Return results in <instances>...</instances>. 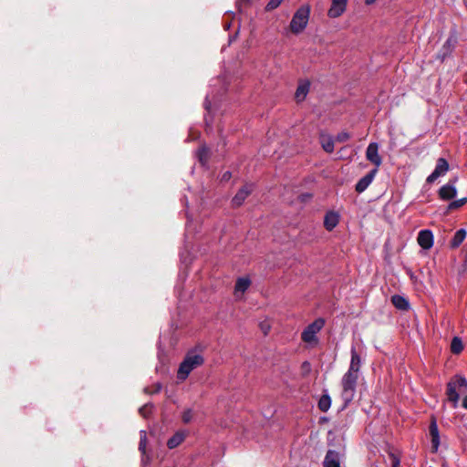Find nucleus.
Instances as JSON below:
<instances>
[{
    "mask_svg": "<svg viewBox=\"0 0 467 467\" xmlns=\"http://www.w3.org/2000/svg\"><path fill=\"white\" fill-rule=\"evenodd\" d=\"M204 358L202 355L196 354L194 351H189L182 362L180 364L177 378L180 380H185L190 373L196 368L202 366Z\"/></svg>",
    "mask_w": 467,
    "mask_h": 467,
    "instance_id": "nucleus-1",
    "label": "nucleus"
},
{
    "mask_svg": "<svg viewBox=\"0 0 467 467\" xmlns=\"http://www.w3.org/2000/svg\"><path fill=\"white\" fill-rule=\"evenodd\" d=\"M359 376L350 372H346L341 379V399L344 402V408L354 400Z\"/></svg>",
    "mask_w": 467,
    "mask_h": 467,
    "instance_id": "nucleus-2",
    "label": "nucleus"
},
{
    "mask_svg": "<svg viewBox=\"0 0 467 467\" xmlns=\"http://www.w3.org/2000/svg\"><path fill=\"white\" fill-rule=\"evenodd\" d=\"M310 10V5H304L296 11L289 24V29L293 34L298 35L306 29L309 21Z\"/></svg>",
    "mask_w": 467,
    "mask_h": 467,
    "instance_id": "nucleus-3",
    "label": "nucleus"
},
{
    "mask_svg": "<svg viewBox=\"0 0 467 467\" xmlns=\"http://www.w3.org/2000/svg\"><path fill=\"white\" fill-rule=\"evenodd\" d=\"M325 326V319L322 317L317 318L314 322L309 324L301 333V339L303 342L311 347L318 344L317 334Z\"/></svg>",
    "mask_w": 467,
    "mask_h": 467,
    "instance_id": "nucleus-4",
    "label": "nucleus"
},
{
    "mask_svg": "<svg viewBox=\"0 0 467 467\" xmlns=\"http://www.w3.org/2000/svg\"><path fill=\"white\" fill-rule=\"evenodd\" d=\"M450 169L449 162L444 158H439L434 171L427 177V183H433L438 178L444 176Z\"/></svg>",
    "mask_w": 467,
    "mask_h": 467,
    "instance_id": "nucleus-5",
    "label": "nucleus"
},
{
    "mask_svg": "<svg viewBox=\"0 0 467 467\" xmlns=\"http://www.w3.org/2000/svg\"><path fill=\"white\" fill-rule=\"evenodd\" d=\"M458 178L451 179L448 183L441 186L438 192L439 198L442 201H450L452 200L457 195V189L455 187V183L457 182Z\"/></svg>",
    "mask_w": 467,
    "mask_h": 467,
    "instance_id": "nucleus-6",
    "label": "nucleus"
},
{
    "mask_svg": "<svg viewBox=\"0 0 467 467\" xmlns=\"http://www.w3.org/2000/svg\"><path fill=\"white\" fill-rule=\"evenodd\" d=\"M366 158L373 163L377 169L381 165L382 159L379 154V144L377 142H371L368 144L366 150Z\"/></svg>",
    "mask_w": 467,
    "mask_h": 467,
    "instance_id": "nucleus-7",
    "label": "nucleus"
},
{
    "mask_svg": "<svg viewBox=\"0 0 467 467\" xmlns=\"http://www.w3.org/2000/svg\"><path fill=\"white\" fill-rule=\"evenodd\" d=\"M348 0H331V6L327 11V16L330 18L339 17L347 8Z\"/></svg>",
    "mask_w": 467,
    "mask_h": 467,
    "instance_id": "nucleus-8",
    "label": "nucleus"
},
{
    "mask_svg": "<svg viewBox=\"0 0 467 467\" xmlns=\"http://www.w3.org/2000/svg\"><path fill=\"white\" fill-rule=\"evenodd\" d=\"M419 245L423 249H430L433 245V234L430 230H421L417 238Z\"/></svg>",
    "mask_w": 467,
    "mask_h": 467,
    "instance_id": "nucleus-9",
    "label": "nucleus"
},
{
    "mask_svg": "<svg viewBox=\"0 0 467 467\" xmlns=\"http://www.w3.org/2000/svg\"><path fill=\"white\" fill-rule=\"evenodd\" d=\"M377 172L378 169L375 168L367 173L364 177H362L356 184V192L358 193L363 192L372 182Z\"/></svg>",
    "mask_w": 467,
    "mask_h": 467,
    "instance_id": "nucleus-10",
    "label": "nucleus"
},
{
    "mask_svg": "<svg viewBox=\"0 0 467 467\" xmlns=\"http://www.w3.org/2000/svg\"><path fill=\"white\" fill-rule=\"evenodd\" d=\"M253 187L252 185H244L243 186L237 193L234 195V197L232 200V203L234 207L241 206L244 200L249 196V194L252 192Z\"/></svg>",
    "mask_w": 467,
    "mask_h": 467,
    "instance_id": "nucleus-11",
    "label": "nucleus"
},
{
    "mask_svg": "<svg viewBox=\"0 0 467 467\" xmlns=\"http://www.w3.org/2000/svg\"><path fill=\"white\" fill-rule=\"evenodd\" d=\"M430 436L431 439V447L433 451H437L440 445V435L437 421L435 418L431 419L429 427Z\"/></svg>",
    "mask_w": 467,
    "mask_h": 467,
    "instance_id": "nucleus-12",
    "label": "nucleus"
},
{
    "mask_svg": "<svg viewBox=\"0 0 467 467\" xmlns=\"http://www.w3.org/2000/svg\"><path fill=\"white\" fill-rule=\"evenodd\" d=\"M361 368V358L357 352L355 348H351V359L348 372L357 374L359 376V370Z\"/></svg>",
    "mask_w": 467,
    "mask_h": 467,
    "instance_id": "nucleus-13",
    "label": "nucleus"
},
{
    "mask_svg": "<svg viewBox=\"0 0 467 467\" xmlns=\"http://www.w3.org/2000/svg\"><path fill=\"white\" fill-rule=\"evenodd\" d=\"M187 436V432L183 431H179L175 432L167 441V447L169 449H175L181 443H182Z\"/></svg>",
    "mask_w": 467,
    "mask_h": 467,
    "instance_id": "nucleus-14",
    "label": "nucleus"
},
{
    "mask_svg": "<svg viewBox=\"0 0 467 467\" xmlns=\"http://www.w3.org/2000/svg\"><path fill=\"white\" fill-rule=\"evenodd\" d=\"M339 217L335 212H328L324 218V226L327 231H332L338 223Z\"/></svg>",
    "mask_w": 467,
    "mask_h": 467,
    "instance_id": "nucleus-15",
    "label": "nucleus"
},
{
    "mask_svg": "<svg viewBox=\"0 0 467 467\" xmlns=\"http://www.w3.org/2000/svg\"><path fill=\"white\" fill-rule=\"evenodd\" d=\"M456 389H457L456 382H453V381L448 382L447 389H446V395H447L448 400L453 403L454 408H456V406L458 404L459 398H460Z\"/></svg>",
    "mask_w": 467,
    "mask_h": 467,
    "instance_id": "nucleus-16",
    "label": "nucleus"
},
{
    "mask_svg": "<svg viewBox=\"0 0 467 467\" xmlns=\"http://www.w3.org/2000/svg\"><path fill=\"white\" fill-rule=\"evenodd\" d=\"M309 88H310L309 81H304V82L299 83V85L296 90V94H295L296 100L297 102H302L303 100H305L306 95L309 92Z\"/></svg>",
    "mask_w": 467,
    "mask_h": 467,
    "instance_id": "nucleus-17",
    "label": "nucleus"
},
{
    "mask_svg": "<svg viewBox=\"0 0 467 467\" xmlns=\"http://www.w3.org/2000/svg\"><path fill=\"white\" fill-rule=\"evenodd\" d=\"M455 43H456V39L453 38L452 36H450L446 40V42L443 44L442 48H441L440 54L438 55V57L441 60H444V58L452 52Z\"/></svg>",
    "mask_w": 467,
    "mask_h": 467,
    "instance_id": "nucleus-18",
    "label": "nucleus"
},
{
    "mask_svg": "<svg viewBox=\"0 0 467 467\" xmlns=\"http://www.w3.org/2000/svg\"><path fill=\"white\" fill-rule=\"evenodd\" d=\"M391 303L393 306L400 310H408L410 308L409 301L402 296L394 295L391 296Z\"/></svg>",
    "mask_w": 467,
    "mask_h": 467,
    "instance_id": "nucleus-19",
    "label": "nucleus"
},
{
    "mask_svg": "<svg viewBox=\"0 0 467 467\" xmlns=\"http://www.w3.org/2000/svg\"><path fill=\"white\" fill-rule=\"evenodd\" d=\"M324 467H340L337 453L329 450L324 460Z\"/></svg>",
    "mask_w": 467,
    "mask_h": 467,
    "instance_id": "nucleus-20",
    "label": "nucleus"
},
{
    "mask_svg": "<svg viewBox=\"0 0 467 467\" xmlns=\"http://www.w3.org/2000/svg\"><path fill=\"white\" fill-rule=\"evenodd\" d=\"M251 281L247 277H240L237 279L235 285H234V294L235 296L238 295V293L244 294L250 286Z\"/></svg>",
    "mask_w": 467,
    "mask_h": 467,
    "instance_id": "nucleus-21",
    "label": "nucleus"
},
{
    "mask_svg": "<svg viewBox=\"0 0 467 467\" xmlns=\"http://www.w3.org/2000/svg\"><path fill=\"white\" fill-rule=\"evenodd\" d=\"M320 142L326 152L331 153L334 151V140L331 136L322 134L320 136Z\"/></svg>",
    "mask_w": 467,
    "mask_h": 467,
    "instance_id": "nucleus-22",
    "label": "nucleus"
},
{
    "mask_svg": "<svg viewBox=\"0 0 467 467\" xmlns=\"http://www.w3.org/2000/svg\"><path fill=\"white\" fill-rule=\"evenodd\" d=\"M466 234H467V233L464 229L458 230L454 234V236L452 237V239L451 240V243H450L451 246L452 248L459 247L462 244V243L464 241Z\"/></svg>",
    "mask_w": 467,
    "mask_h": 467,
    "instance_id": "nucleus-23",
    "label": "nucleus"
},
{
    "mask_svg": "<svg viewBox=\"0 0 467 467\" xmlns=\"http://www.w3.org/2000/svg\"><path fill=\"white\" fill-rule=\"evenodd\" d=\"M330 406H331V399H330L329 395H327V394L322 395L318 400V409L321 411L326 412L329 410Z\"/></svg>",
    "mask_w": 467,
    "mask_h": 467,
    "instance_id": "nucleus-24",
    "label": "nucleus"
},
{
    "mask_svg": "<svg viewBox=\"0 0 467 467\" xmlns=\"http://www.w3.org/2000/svg\"><path fill=\"white\" fill-rule=\"evenodd\" d=\"M463 349V344L460 337H453L451 343V350L453 354H459Z\"/></svg>",
    "mask_w": 467,
    "mask_h": 467,
    "instance_id": "nucleus-25",
    "label": "nucleus"
},
{
    "mask_svg": "<svg viewBox=\"0 0 467 467\" xmlns=\"http://www.w3.org/2000/svg\"><path fill=\"white\" fill-rule=\"evenodd\" d=\"M198 158H199V161L202 165H205L209 159V149L205 146H202V148H200L198 150Z\"/></svg>",
    "mask_w": 467,
    "mask_h": 467,
    "instance_id": "nucleus-26",
    "label": "nucleus"
},
{
    "mask_svg": "<svg viewBox=\"0 0 467 467\" xmlns=\"http://www.w3.org/2000/svg\"><path fill=\"white\" fill-rule=\"evenodd\" d=\"M466 203H467V197H463L462 199L452 201L449 203L448 210L449 211L457 210Z\"/></svg>",
    "mask_w": 467,
    "mask_h": 467,
    "instance_id": "nucleus-27",
    "label": "nucleus"
},
{
    "mask_svg": "<svg viewBox=\"0 0 467 467\" xmlns=\"http://www.w3.org/2000/svg\"><path fill=\"white\" fill-rule=\"evenodd\" d=\"M146 446H147V433L145 431H140L139 450L142 454H145V452H146Z\"/></svg>",
    "mask_w": 467,
    "mask_h": 467,
    "instance_id": "nucleus-28",
    "label": "nucleus"
},
{
    "mask_svg": "<svg viewBox=\"0 0 467 467\" xmlns=\"http://www.w3.org/2000/svg\"><path fill=\"white\" fill-rule=\"evenodd\" d=\"M389 457L390 460L391 467L400 466V458L399 455L395 454L393 451H389Z\"/></svg>",
    "mask_w": 467,
    "mask_h": 467,
    "instance_id": "nucleus-29",
    "label": "nucleus"
},
{
    "mask_svg": "<svg viewBox=\"0 0 467 467\" xmlns=\"http://www.w3.org/2000/svg\"><path fill=\"white\" fill-rule=\"evenodd\" d=\"M283 2L284 0H270L265 6V11L270 12L276 9Z\"/></svg>",
    "mask_w": 467,
    "mask_h": 467,
    "instance_id": "nucleus-30",
    "label": "nucleus"
},
{
    "mask_svg": "<svg viewBox=\"0 0 467 467\" xmlns=\"http://www.w3.org/2000/svg\"><path fill=\"white\" fill-rule=\"evenodd\" d=\"M451 381L456 382V387H467V380L464 377L455 376Z\"/></svg>",
    "mask_w": 467,
    "mask_h": 467,
    "instance_id": "nucleus-31",
    "label": "nucleus"
},
{
    "mask_svg": "<svg viewBox=\"0 0 467 467\" xmlns=\"http://www.w3.org/2000/svg\"><path fill=\"white\" fill-rule=\"evenodd\" d=\"M139 412L143 418H148L149 414L151 412V405L146 404L142 406L140 408Z\"/></svg>",
    "mask_w": 467,
    "mask_h": 467,
    "instance_id": "nucleus-32",
    "label": "nucleus"
},
{
    "mask_svg": "<svg viewBox=\"0 0 467 467\" xmlns=\"http://www.w3.org/2000/svg\"><path fill=\"white\" fill-rule=\"evenodd\" d=\"M192 420V410L188 409L182 412V420L184 423H189Z\"/></svg>",
    "mask_w": 467,
    "mask_h": 467,
    "instance_id": "nucleus-33",
    "label": "nucleus"
},
{
    "mask_svg": "<svg viewBox=\"0 0 467 467\" xmlns=\"http://www.w3.org/2000/svg\"><path fill=\"white\" fill-rule=\"evenodd\" d=\"M311 371V364L308 361H304L301 365V372L303 376H307Z\"/></svg>",
    "mask_w": 467,
    "mask_h": 467,
    "instance_id": "nucleus-34",
    "label": "nucleus"
},
{
    "mask_svg": "<svg viewBox=\"0 0 467 467\" xmlns=\"http://www.w3.org/2000/svg\"><path fill=\"white\" fill-rule=\"evenodd\" d=\"M350 139L349 133L342 131L337 135L336 140L338 142H346Z\"/></svg>",
    "mask_w": 467,
    "mask_h": 467,
    "instance_id": "nucleus-35",
    "label": "nucleus"
},
{
    "mask_svg": "<svg viewBox=\"0 0 467 467\" xmlns=\"http://www.w3.org/2000/svg\"><path fill=\"white\" fill-rule=\"evenodd\" d=\"M299 198H300L301 202H306V200H309L312 198V194H310V193L301 194Z\"/></svg>",
    "mask_w": 467,
    "mask_h": 467,
    "instance_id": "nucleus-36",
    "label": "nucleus"
},
{
    "mask_svg": "<svg viewBox=\"0 0 467 467\" xmlns=\"http://www.w3.org/2000/svg\"><path fill=\"white\" fill-rule=\"evenodd\" d=\"M232 177V174L230 171H225L222 176V181H229Z\"/></svg>",
    "mask_w": 467,
    "mask_h": 467,
    "instance_id": "nucleus-37",
    "label": "nucleus"
},
{
    "mask_svg": "<svg viewBox=\"0 0 467 467\" xmlns=\"http://www.w3.org/2000/svg\"><path fill=\"white\" fill-rule=\"evenodd\" d=\"M462 407L467 410V395L462 400Z\"/></svg>",
    "mask_w": 467,
    "mask_h": 467,
    "instance_id": "nucleus-38",
    "label": "nucleus"
},
{
    "mask_svg": "<svg viewBox=\"0 0 467 467\" xmlns=\"http://www.w3.org/2000/svg\"><path fill=\"white\" fill-rule=\"evenodd\" d=\"M377 0H365V4L368 5H370L372 4H374Z\"/></svg>",
    "mask_w": 467,
    "mask_h": 467,
    "instance_id": "nucleus-39",
    "label": "nucleus"
},
{
    "mask_svg": "<svg viewBox=\"0 0 467 467\" xmlns=\"http://www.w3.org/2000/svg\"><path fill=\"white\" fill-rule=\"evenodd\" d=\"M205 108H206V109H208V108H209V106H208V103H207V102L205 103Z\"/></svg>",
    "mask_w": 467,
    "mask_h": 467,
    "instance_id": "nucleus-40",
    "label": "nucleus"
}]
</instances>
